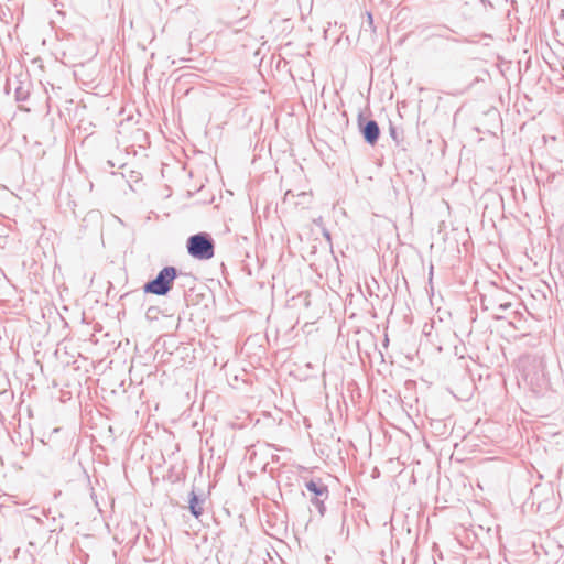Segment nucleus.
<instances>
[{"mask_svg": "<svg viewBox=\"0 0 564 564\" xmlns=\"http://www.w3.org/2000/svg\"><path fill=\"white\" fill-rule=\"evenodd\" d=\"M177 275L178 270L175 267H164L159 271L154 279L148 281L143 285V291L145 293L164 296L172 290L174 280L177 278Z\"/></svg>", "mask_w": 564, "mask_h": 564, "instance_id": "obj_2", "label": "nucleus"}, {"mask_svg": "<svg viewBox=\"0 0 564 564\" xmlns=\"http://www.w3.org/2000/svg\"><path fill=\"white\" fill-rule=\"evenodd\" d=\"M389 133H390L391 138H392L397 143H399V142H400L399 133H398V130H397V128H395L394 126L390 124Z\"/></svg>", "mask_w": 564, "mask_h": 564, "instance_id": "obj_8", "label": "nucleus"}, {"mask_svg": "<svg viewBox=\"0 0 564 564\" xmlns=\"http://www.w3.org/2000/svg\"><path fill=\"white\" fill-rule=\"evenodd\" d=\"M367 22H368L369 26L372 28L373 18H372V14L370 12L367 13Z\"/></svg>", "mask_w": 564, "mask_h": 564, "instance_id": "obj_9", "label": "nucleus"}, {"mask_svg": "<svg viewBox=\"0 0 564 564\" xmlns=\"http://www.w3.org/2000/svg\"><path fill=\"white\" fill-rule=\"evenodd\" d=\"M15 99L18 101H24L28 99L29 97V91L26 89H24V87L22 86H19L17 89H15Z\"/></svg>", "mask_w": 564, "mask_h": 564, "instance_id": "obj_7", "label": "nucleus"}, {"mask_svg": "<svg viewBox=\"0 0 564 564\" xmlns=\"http://www.w3.org/2000/svg\"><path fill=\"white\" fill-rule=\"evenodd\" d=\"M30 511H32V512H36V511H37V508H36V507H31V508H30Z\"/></svg>", "mask_w": 564, "mask_h": 564, "instance_id": "obj_13", "label": "nucleus"}, {"mask_svg": "<svg viewBox=\"0 0 564 564\" xmlns=\"http://www.w3.org/2000/svg\"><path fill=\"white\" fill-rule=\"evenodd\" d=\"M57 530H63V525L62 524H55L54 527L51 528V531H57Z\"/></svg>", "mask_w": 564, "mask_h": 564, "instance_id": "obj_10", "label": "nucleus"}, {"mask_svg": "<svg viewBox=\"0 0 564 564\" xmlns=\"http://www.w3.org/2000/svg\"><path fill=\"white\" fill-rule=\"evenodd\" d=\"M325 499H327V497H324V496H317V497L311 498V502L317 509L319 516H324V513H325V506H324Z\"/></svg>", "mask_w": 564, "mask_h": 564, "instance_id": "obj_6", "label": "nucleus"}, {"mask_svg": "<svg viewBox=\"0 0 564 564\" xmlns=\"http://www.w3.org/2000/svg\"><path fill=\"white\" fill-rule=\"evenodd\" d=\"M33 518L37 519V521H41L40 518L37 517V512H34L31 514Z\"/></svg>", "mask_w": 564, "mask_h": 564, "instance_id": "obj_12", "label": "nucleus"}, {"mask_svg": "<svg viewBox=\"0 0 564 564\" xmlns=\"http://www.w3.org/2000/svg\"><path fill=\"white\" fill-rule=\"evenodd\" d=\"M41 513H42L44 517H46V518H47V517H48V513H50V510H47V511H46V510H44V509H43V510L41 511Z\"/></svg>", "mask_w": 564, "mask_h": 564, "instance_id": "obj_11", "label": "nucleus"}, {"mask_svg": "<svg viewBox=\"0 0 564 564\" xmlns=\"http://www.w3.org/2000/svg\"><path fill=\"white\" fill-rule=\"evenodd\" d=\"M305 488L313 495V497H328V488L321 480H310L305 484Z\"/></svg>", "mask_w": 564, "mask_h": 564, "instance_id": "obj_5", "label": "nucleus"}, {"mask_svg": "<svg viewBox=\"0 0 564 564\" xmlns=\"http://www.w3.org/2000/svg\"><path fill=\"white\" fill-rule=\"evenodd\" d=\"M358 127L364 140L368 144L373 145L378 142V139L380 137V128L376 120H366L362 113H359Z\"/></svg>", "mask_w": 564, "mask_h": 564, "instance_id": "obj_3", "label": "nucleus"}, {"mask_svg": "<svg viewBox=\"0 0 564 564\" xmlns=\"http://www.w3.org/2000/svg\"><path fill=\"white\" fill-rule=\"evenodd\" d=\"M186 248L189 256L197 260H209L215 254V242L207 232H198L188 237Z\"/></svg>", "mask_w": 564, "mask_h": 564, "instance_id": "obj_1", "label": "nucleus"}, {"mask_svg": "<svg viewBox=\"0 0 564 564\" xmlns=\"http://www.w3.org/2000/svg\"><path fill=\"white\" fill-rule=\"evenodd\" d=\"M204 502L205 500L199 498L194 490L191 491L188 509L196 519H198L204 513Z\"/></svg>", "mask_w": 564, "mask_h": 564, "instance_id": "obj_4", "label": "nucleus"}]
</instances>
